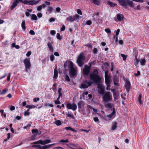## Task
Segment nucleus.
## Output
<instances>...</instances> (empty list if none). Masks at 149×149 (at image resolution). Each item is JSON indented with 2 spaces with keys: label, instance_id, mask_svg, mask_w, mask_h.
Wrapping results in <instances>:
<instances>
[{
  "label": "nucleus",
  "instance_id": "41",
  "mask_svg": "<svg viewBox=\"0 0 149 149\" xmlns=\"http://www.w3.org/2000/svg\"><path fill=\"white\" fill-rule=\"evenodd\" d=\"M93 53L95 54H97V49L96 48H94L93 50Z\"/></svg>",
  "mask_w": 149,
  "mask_h": 149
},
{
  "label": "nucleus",
  "instance_id": "9",
  "mask_svg": "<svg viewBox=\"0 0 149 149\" xmlns=\"http://www.w3.org/2000/svg\"><path fill=\"white\" fill-rule=\"evenodd\" d=\"M66 107L68 109H71L74 111L76 110L77 108V105L75 103H73L71 104L70 103H68L67 104Z\"/></svg>",
  "mask_w": 149,
  "mask_h": 149
},
{
  "label": "nucleus",
  "instance_id": "30",
  "mask_svg": "<svg viewBox=\"0 0 149 149\" xmlns=\"http://www.w3.org/2000/svg\"><path fill=\"white\" fill-rule=\"evenodd\" d=\"M141 95L140 94L139 95L138 97V102L139 104L140 105L141 104H142V102L141 101Z\"/></svg>",
  "mask_w": 149,
  "mask_h": 149
},
{
  "label": "nucleus",
  "instance_id": "42",
  "mask_svg": "<svg viewBox=\"0 0 149 149\" xmlns=\"http://www.w3.org/2000/svg\"><path fill=\"white\" fill-rule=\"evenodd\" d=\"M8 91V90L6 89H3L2 91L1 94H3L6 93Z\"/></svg>",
  "mask_w": 149,
  "mask_h": 149
},
{
  "label": "nucleus",
  "instance_id": "24",
  "mask_svg": "<svg viewBox=\"0 0 149 149\" xmlns=\"http://www.w3.org/2000/svg\"><path fill=\"white\" fill-rule=\"evenodd\" d=\"M105 83L106 85H110L111 82V77L105 78Z\"/></svg>",
  "mask_w": 149,
  "mask_h": 149
},
{
  "label": "nucleus",
  "instance_id": "16",
  "mask_svg": "<svg viewBox=\"0 0 149 149\" xmlns=\"http://www.w3.org/2000/svg\"><path fill=\"white\" fill-rule=\"evenodd\" d=\"M125 88L128 92H129L131 88L130 83L129 81H127L126 83Z\"/></svg>",
  "mask_w": 149,
  "mask_h": 149
},
{
  "label": "nucleus",
  "instance_id": "31",
  "mask_svg": "<svg viewBox=\"0 0 149 149\" xmlns=\"http://www.w3.org/2000/svg\"><path fill=\"white\" fill-rule=\"evenodd\" d=\"M25 21H23L22 22L21 24V26L22 28V29L24 30H25L26 29V27L25 26Z\"/></svg>",
  "mask_w": 149,
  "mask_h": 149
},
{
  "label": "nucleus",
  "instance_id": "63",
  "mask_svg": "<svg viewBox=\"0 0 149 149\" xmlns=\"http://www.w3.org/2000/svg\"><path fill=\"white\" fill-rule=\"evenodd\" d=\"M65 26L64 25H63V26L61 28V30L62 31H63L65 30Z\"/></svg>",
  "mask_w": 149,
  "mask_h": 149
},
{
  "label": "nucleus",
  "instance_id": "49",
  "mask_svg": "<svg viewBox=\"0 0 149 149\" xmlns=\"http://www.w3.org/2000/svg\"><path fill=\"white\" fill-rule=\"evenodd\" d=\"M139 60L137 58H136V61L134 63V64L135 65H137L139 62Z\"/></svg>",
  "mask_w": 149,
  "mask_h": 149
},
{
  "label": "nucleus",
  "instance_id": "59",
  "mask_svg": "<svg viewBox=\"0 0 149 149\" xmlns=\"http://www.w3.org/2000/svg\"><path fill=\"white\" fill-rule=\"evenodd\" d=\"M40 99L39 97L37 98H35L33 100V101L35 102H36L37 101L39 100Z\"/></svg>",
  "mask_w": 149,
  "mask_h": 149
},
{
  "label": "nucleus",
  "instance_id": "20",
  "mask_svg": "<svg viewBox=\"0 0 149 149\" xmlns=\"http://www.w3.org/2000/svg\"><path fill=\"white\" fill-rule=\"evenodd\" d=\"M117 123L114 122L113 123L111 127V129L112 130H114L116 129L117 127Z\"/></svg>",
  "mask_w": 149,
  "mask_h": 149
},
{
  "label": "nucleus",
  "instance_id": "17",
  "mask_svg": "<svg viewBox=\"0 0 149 149\" xmlns=\"http://www.w3.org/2000/svg\"><path fill=\"white\" fill-rule=\"evenodd\" d=\"M116 113V111L115 109H113V111L109 115H107V117L110 118H113L115 117V115Z\"/></svg>",
  "mask_w": 149,
  "mask_h": 149
},
{
  "label": "nucleus",
  "instance_id": "23",
  "mask_svg": "<svg viewBox=\"0 0 149 149\" xmlns=\"http://www.w3.org/2000/svg\"><path fill=\"white\" fill-rule=\"evenodd\" d=\"M107 4L112 7H114L117 5L116 4L109 1L107 2Z\"/></svg>",
  "mask_w": 149,
  "mask_h": 149
},
{
  "label": "nucleus",
  "instance_id": "36",
  "mask_svg": "<svg viewBox=\"0 0 149 149\" xmlns=\"http://www.w3.org/2000/svg\"><path fill=\"white\" fill-rule=\"evenodd\" d=\"M66 115L67 116H68L72 118H73L74 117L73 115L71 113H68V114H67Z\"/></svg>",
  "mask_w": 149,
  "mask_h": 149
},
{
  "label": "nucleus",
  "instance_id": "64",
  "mask_svg": "<svg viewBox=\"0 0 149 149\" xmlns=\"http://www.w3.org/2000/svg\"><path fill=\"white\" fill-rule=\"evenodd\" d=\"M29 114H30V113L29 112H27L26 111H25L24 113V115L25 116H29Z\"/></svg>",
  "mask_w": 149,
  "mask_h": 149
},
{
  "label": "nucleus",
  "instance_id": "32",
  "mask_svg": "<svg viewBox=\"0 0 149 149\" xmlns=\"http://www.w3.org/2000/svg\"><path fill=\"white\" fill-rule=\"evenodd\" d=\"M140 62L142 65H144L146 61L145 59H141L140 60Z\"/></svg>",
  "mask_w": 149,
  "mask_h": 149
},
{
  "label": "nucleus",
  "instance_id": "38",
  "mask_svg": "<svg viewBox=\"0 0 149 149\" xmlns=\"http://www.w3.org/2000/svg\"><path fill=\"white\" fill-rule=\"evenodd\" d=\"M120 55L121 56V57H123V60L125 61L126 60L127 56L123 54H120Z\"/></svg>",
  "mask_w": 149,
  "mask_h": 149
},
{
  "label": "nucleus",
  "instance_id": "48",
  "mask_svg": "<svg viewBox=\"0 0 149 149\" xmlns=\"http://www.w3.org/2000/svg\"><path fill=\"white\" fill-rule=\"evenodd\" d=\"M105 31L107 33H111V31L109 29H105Z\"/></svg>",
  "mask_w": 149,
  "mask_h": 149
},
{
  "label": "nucleus",
  "instance_id": "56",
  "mask_svg": "<svg viewBox=\"0 0 149 149\" xmlns=\"http://www.w3.org/2000/svg\"><path fill=\"white\" fill-rule=\"evenodd\" d=\"M10 75H11L10 73H9L8 74V75L7 77V81H9L10 80Z\"/></svg>",
  "mask_w": 149,
  "mask_h": 149
},
{
  "label": "nucleus",
  "instance_id": "19",
  "mask_svg": "<svg viewBox=\"0 0 149 149\" xmlns=\"http://www.w3.org/2000/svg\"><path fill=\"white\" fill-rule=\"evenodd\" d=\"M85 104L84 101L81 100L78 103V108L80 109L84 107Z\"/></svg>",
  "mask_w": 149,
  "mask_h": 149
},
{
  "label": "nucleus",
  "instance_id": "35",
  "mask_svg": "<svg viewBox=\"0 0 149 149\" xmlns=\"http://www.w3.org/2000/svg\"><path fill=\"white\" fill-rule=\"evenodd\" d=\"M62 88H59L58 90V95L59 96H62V93L61 92Z\"/></svg>",
  "mask_w": 149,
  "mask_h": 149
},
{
  "label": "nucleus",
  "instance_id": "39",
  "mask_svg": "<svg viewBox=\"0 0 149 149\" xmlns=\"http://www.w3.org/2000/svg\"><path fill=\"white\" fill-rule=\"evenodd\" d=\"M111 77L110 76H108V71L105 72V78H107Z\"/></svg>",
  "mask_w": 149,
  "mask_h": 149
},
{
  "label": "nucleus",
  "instance_id": "11",
  "mask_svg": "<svg viewBox=\"0 0 149 149\" xmlns=\"http://www.w3.org/2000/svg\"><path fill=\"white\" fill-rule=\"evenodd\" d=\"M91 67L87 65H85L83 70V73L85 75H88L90 72Z\"/></svg>",
  "mask_w": 149,
  "mask_h": 149
},
{
  "label": "nucleus",
  "instance_id": "2",
  "mask_svg": "<svg viewBox=\"0 0 149 149\" xmlns=\"http://www.w3.org/2000/svg\"><path fill=\"white\" fill-rule=\"evenodd\" d=\"M91 79L95 82L99 83L101 81L100 77L98 75V70L95 69L90 75Z\"/></svg>",
  "mask_w": 149,
  "mask_h": 149
},
{
  "label": "nucleus",
  "instance_id": "44",
  "mask_svg": "<svg viewBox=\"0 0 149 149\" xmlns=\"http://www.w3.org/2000/svg\"><path fill=\"white\" fill-rule=\"evenodd\" d=\"M56 38L58 39H59V40L61 39V36L59 33H57Z\"/></svg>",
  "mask_w": 149,
  "mask_h": 149
},
{
  "label": "nucleus",
  "instance_id": "5",
  "mask_svg": "<svg viewBox=\"0 0 149 149\" xmlns=\"http://www.w3.org/2000/svg\"><path fill=\"white\" fill-rule=\"evenodd\" d=\"M102 98L103 101L105 102L111 101L112 99V94L110 92H105L103 95Z\"/></svg>",
  "mask_w": 149,
  "mask_h": 149
},
{
  "label": "nucleus",
  "instance_id": "1",
  "mask_svg": "<svg viewBox=\"0 0 149 149\" xmlns=\"http://www.w3.org/2000/svg\"><path fill=\"white\" fill-rule=\"evenodd\" d=\"M68 66L69 68V73L70 77L72 78L75 77L77 74V67L71 61L69 62V64L68 65Z\"/></svg>",
  "mask_w": 149,
  "mask_h": 149
},
{
  "label": "nucleus",
  "instance_id": "14",
  "mask_svg": "<svg viewBox=\"0 0 149 149\" xmlns=\"http://www.w3.org/2000/svg\"><path fill=\"white\" fill-rule=\"evenodd\" d=\"M15 2L13 3L10 7L11 9L12 10L16 6H17V4L19 3L20 2L19 0H14Z\"/></svg>",
  "mask_w": 149,
  "mask_h": 149
},
{
  "label": "nucleus",
  "instance_id": "61",
  "mask_svg": "<svg viewBox=\"0 0 149 149\" xmlns=\"http://www.w3.org/2000/svg\"><path fill=\"white\" fill-rule=\"evenodd\" d=\"M7 135H8V136L7 138V139H5V141H6L7 139H9L10 137V133H8L7 134Z\"/></svg>",
  "mask_w": 149,
  "mask_h": 149
},
{
  "label": "nucleus",
  "instance_id": "40",
  "mask_svg": "<svg viewBox=\"0 0 149 149\" xmlns=\"http://www.w3.org/2000/svg\"><path fill=\"white\" fill-rule=\"evenodd\" d=\"M32 133L33 134L36 133L37 134L38 131V130L36 129H33L32 130Z\"/></svg>",
  "mask_w": 149,
  "mask_h": 149
},
{
  "label": "nucleus",
  "instance_id": "28",
  "mask_svg": "<svg viewBox=\"0 0 149 149\" xmlns=\"http://www.w3.org/2000/svg\"><path fill=\"white\" fill-rule=\"evenodd\" d=\"M98 92L100 94L103 95L104 93V88L99 89L98 90Z\"/></svg>",
  "mask_w": 149,
  "mask_h": 149
},
{
  "label": "nucleus",
  "instance_id": "22",
  "mask_svg": "<svg viewBox=\"0 0 149 149\" xmlns=\"http://www.w3.org/2000/svg\"><path fill=\"white\" fill-rule=\"evenodd\" d=\"M114 98L115 100H117L119 98L118 93L117 92H114L113 93Z\"/></svg>",
  "mask_w": 149,
  "mask_h": 149
},
{
  "label": "nucleus",
  "instance_id": "53",
  "mask_svg": "<svg viewBox=\"0 0 149 149\" xmlns=\"http://www.w3.org/2000/svg\"><path fill=\"white\" fill-rule=\"evenodd\" d=\"M92 24L91 21L88 20L86 22V24L88 25H90Z\"/></svg>",
  "mask_w": 149,
  "mask_h": 149
},
{
  "label": "nucleus",
  "instance_id": "13",
  "mask_svg": "<svg viewBox=\"0 0 149 149\" xmlns=\"http://www.w3.org/2000/svg\"><path fill=\"white\" fill-rule=\"evenodd\" d=\"M105 107L109 110H110L111 109H112L113 108V104L112 103H107L105 104L104 105Z\"/></svg>",
  "mask_w": 149,
  "mask_h": 149
},
{
  "label": "nucleus",
  "instance_id": "62",
  "mask_svg": "<svg viewBox=\"0 0 149 149\" xmlns=\"http://www.w3.org/2000/svg\"><path fill=\"white\" fill-rule=\"evenodd\" d=\"M50 33L52 35H54L56 33V32L54 30H52L50 32Z\"/></svg>",
  "mask_w": 149,
  "mask_h": 149
},
{
  "label": "nucleus",
  "instance_id": "29",
  "mask_svg": "<svg viewBox=\"0 0 149 149\" xmlns=\"http://www.w3.org/2000/svg\"><path fill=\"white\" fill-rule=\"evenodd\" d=\"M54 123L58 126L61 125L62 124L61 122L59 120H56Z\"/></svg>",
  "mask_w": 149,
  "mask_h": 149
},
{
  "label": "nucleus",
  "instance_id": "33",
  "mask_svg": "<svg viewBox=\"0 0 149 149\" xmlns=\"http://www.w3.org/2000/svg\"><path fill=\"white\" fill-rule=\"evenodd\" d=\"M31 19L32 20H37V17L35 15L33 14L32 15Z\"/></svg>",
  "mask_w": 149,
  "mask_h": 149
},
{
  "label": "nucleus",
  "instance_id": "15",
  "mask_svg": "<svg viewBox=\"0 0 149 149\" xmlns=\"http://www.w3.org/2000/svg\"><path fill=\"white\" fill-rule=\"evenodd\" d=\"M51 142V140L50 139H46L44 141L42 140H40L39 141V142L40 144L43 145L50 143Z\"/></svg>",
  "mask_w": 149,
  "mask_h": 149
},
{
  "label": "nucleus",
  "instance_id": "50",
  "mask_svg": "<svg viewBox=\"0 0 149 149\" xmlns=\"http://www.w3.org/2000/svg\"><path fill=\"white\" fill-rule=\"evenodd\" d=\"M31 52L30 51H29L26 53V56L27 57H29L31 55Z\"/></svg>",
  "mask_w": 149,
  "mask_h": 149
},
{
  "label": "nucleus",
  "instance_id": "25",
  "mask_svg": "<svg viewBox=\"0 0 149 149\" xmlns=\"http://www.w3.org/2000/svg\"><path fill=\"white\" fill-rule=\"evenodd\" d=\"M55 144V143L51 144L49 145H45L43 147H41L40 149H47V148L52 147V146Z\"/></svg>",
  "mask_w": 149,
  "mask_h": 149
},
{
  "label": "nucleus",
  "instance_id": "18",
  "mask_svg": "<svg viewBox=\"0 0 149 149\" xmlns=\"http://www.w3.org/2000/svg\"><path fill=\"white\" fill-rule=\"evenodd\" d=\"M54 73L53 78L54 79H56L57 78L58 76V72L57 66L56 67L54 70Z\"/></svg>",
  "mask_w": 149,
  "mask_h": 149
},
{
  "label": "nucleus",
  "instance_id": "46",
  "mask_svg": "<svg viewBox=\"0 0 149 149\" xmlns=\"http://www.w3.org/2000/svg\"><path fill=\"white\" fill-rule=\"evenodd\" d=\"M54 102L56 104H61V102L59 100H56L54 101Z\"/></svg>",
  "mask_w": 149,
  "mask_h": 149
},
{
  "label": "nucleus",
  "instance_id": "51",
  "mask_svg": "<svg viewBox=\"0 0 149 149\" xmlns=\"http://www.w3.org/2000/svg\"><path fill=\"white\" fill-rule=\"evenodd\" d=\"M29 33L31 35H34L35 34V33L32 30H31L29 31Z\"/></svg>",
  "mask_w": 149,
  "mask_h": 149
},
{
  "label": "nucleus",
  "instance_id": "6",
  "mask_svg": "<svg viewBox=\"0 0 149 149\" xmlns=\"http://www.w3.org/2000/svg\"><path fill=\"white\" fill-rule=\"evenodd\" d=\"M20 2L24 4H29L30 5H33L34 4H36L38 3L39 1H28V0H19Z\"/></svg>",
  "mask_w": 149,
  "mask_h": 149
},
{
  "label": "nucleus",
  "instance_id": "45",
  "mask_svg": "<svg viewBox=\"0 0 149 149\" xmlns=\"http://www.w3.org/2000/svg\"><path fill=\"white\" fill-rule=\"evenodd\" d=\"M50 59L51 61H53L54 59V56L52 54L50 56Z\"/></svg>",
  "mask_w": 149,
  "mask_h": 149
},
{
  "label": "nucleus",
  "instance_id": "60",
  "mask_svg": "<svg viewBox=\"0 0 149 149\" xmlns=\"http://www.w3.org/2000/svg\"><path fill=\"white\" fill-rule=\"evenodd\" d=\"M37 15L38 17L39 18H40L42 16V14L41 13H38Z\"/></svg>",
  "mask_w": 149,
  "mask_h": 149
},
{
  "label": "nucleus",
  "instance_id": "43",
  "mask_svg": "<svg viewBox=\"0 0 149 149\" xmlns=\"http://www.w3.org/2000/svg\"><path fill=\"white\" fill-rule=\"evenodd\" d=\"M77 12L78 14L80 15H82V14L81 10L79 9H78L77 10Z\"/></svg>",
  "mask_w": 149,
  "mask_h": 149
},
{
  "label": "nucleus",
  "instance_id": "57",
  "mask_svg": "<svg viewBox=\"0 0 149 149\" xmlns=\"http://www.w3.org/2000/svg\"><path fill=\"white\" fill-rule=\"evenodd\" d=\"M55 19L53 17H51L49 19V21L50 22H54L55 21Z\"/></svg>",
  "mask_w": 149,
  "mask_h": 149
},
{
  "label": "nucleus",
  "instance_id": "7",
  "mask_svg": "<svg viewBox=\"0 0 149 149\" xmlns=\"http://www.w3.org/2000/svg\"><path fill=\"white\" fill-rule=\"evenodd\" d=\"M79 15L77 14L73 15L72 16H71L67 17L66 20L67 21L71 22H73L74 21H76L77 20L78 21L79 19Z\"/></svg>",
  "mask_w": 149,
  "mask_h": 149
},
{
  "label": "nucleus",
  "instance_id": "55",
  "mask_svg": "<svg viewBox=\"0 0 149 149\" xmlns=\"http://www.w3.org/2000/svg\"><path fill=\"white\" fill-rule=\"evenodd\" d=\"M36 107L33 105H29V109H31Z\"/></svg>",
  "mask_w": 149,
  "mask_h": 149
},
{
  "label": "nucleus",
  "instance_id": "52",
  "mask_svg": "<svg viewBox=\"0 0 149 149\" xmlns=\"http://www.w3.org/2000/svg\"><path fill=\"white\" fill-rule=\"evenodd\" d=\"M72 128L71 127H66L65 128V129H66V130H72Z\"/></svg>",
  "mask_w": 149,
  "mask_h": 149
},
{
  "label": "nucleus",
  "instance_id": "4",
  "mask_svg": "<svg viewBox=\"0 0 149 149\" xmlns=\"http://www.w3.org/2000/svg\"><path fill=\"white\" fill-rule=\"evenodd\" d=\"M85 57L83 52H81L78 56L77 60V62L80 67L83 66L84 63Z\"/></svg>",
  "mask_w": 149,
  "mask_h": 149
},
{
  "label": "nucleus",
  "instance_id": "34",
  "mask_svg": "<svg viewBox=\"0 0 149 149\" xmlns=\"http://www.w3.org/2000/svg\"><path fill=\"white\" fill-rule=\"evenodd\" d=\"M53 10V8L50 6L49 7L47 8V11L49 12L50 13H51L52 11Z\"/></svg>",
  "mask_w": 149,
  "mask_h": 149
},
{
  "label": "nucleus",
  "instance_id": "10",
  "mask_svg": "<svg viewBox=\"0 0 149 149\" xmlns=\"http://www.w3.org/2000/svg\"><path fill=\"white\" fill-rule=\"evenodd\" d=\"M25 68L26 70L30 69L31 67L30 60L29 58H26L24 61Z\"/></svg>",
  "mask_w": 149,
  "mask_h": 149
},
{
  "label": "nucleus",
  "instance_id": "37",
  "mask_svg": "<svg viewBox=\"0 0 149 149\" xmlns=\"http://www.w3.org/2000/svg\"><path fill=\"white\" fill-rule=\"evenodd\" d=\"M65 81L69 82L70 81V79L68 75H66L65 77Z\"/></svg>",
  "mask_w": 149,
  "mask_h": 149
},
{
  "label": "nucleus",
  "instance_id": "47",
  "mask_svg": "<svg viewBox=\"0 0 149 149\" xmlns=\"http://www.w3.org/2000/svg\"><path fill=\"white\" fill-rule=\"evenodd\" d=\"M42 8V6L40 5L37 8V10L38 11H40L41 10Z\"/></svg>",
  "mask_w": 149,
  "mask_h": 149
},
{
  "label": "nucleus",
  "instance_id": "12",
  "mask_svg": "<svg viewBox=\"0 0 149 149\" xmlns=\"http://www.w3.org/2000/svg\"><path fill=\"white\" fill-rule=\"evenodd\" d=\"M124 15L121 14H118L117 17L114 18V20L116 22L120 21L124 18Z\"/></svg>",
  "mask_w": 149,
  "mask_h": 149
},
{
  "label": "nucleus",
  "instance_id": "54",
  "mask_svg": "<svg viewBox=\"0 0 149 149\" xmlns=\"http://www.w3.org/2000/svg\"><path fill=\"white\" fill-rule=\"evenodd\" d=\"M89 48H90L91 49L92 48V45L90 43L88 44L87 45H86Z\"/></svg>",
  "mask_w": 149,
  "mask_h": 149
},
{
  "label": "nucleus",
  "instance_id": "27",
  "mask_svg": "<svg viewBox=\"0 0 149 149\" xmlns=\"http://www.w3.org/2000/svg\"><path fill=\"white\" fill-rule=\"evenodd\" d=\"M47 46H48V47L49 49V50L50 51L52 52L53 51V47L51 45V44L50 43H47Z\"/></svg>",
  "mask_w": 149,
  "mask_h": 149
},
{
  "label": "nucleus",
  "instance_id": "58",
  "mask_svg": "<svg viewBox=\"0 0 149 149\" xmlns=\"http://www.w3.org/2000/svg\"><path fill=\"white\" fill-rule=\"evenodd\" d=\"M120 31V30L119 29H117L116 31V36H118V35Z\"/></svg>",
  "mask_w": 149,
  "mask_h": 149
},
{
  "label": "nucleus",
  "instance_id": "8",
  "mask_svg": "<svg viewBox=\"0 0 149 149\" xmlns=\"http://www.w3.org/2000/svg\"><path fill=\"white\" fill-rule=\"evenodd\" d=\"M93 82L91 81H85L83 83L81 84L79 86L80 88H87L89 86H91Z\"/></svg>",
  "mask_w": 149,
  "mask_h": 149
},
{
  "label": "nucleus",
  "instance_id": "3",
  "mask_svg": "<svg viewBox=\"0 0 149 149\" xmlns=\"http://www.w3.org/2000/svg\"><path fill=\"white\" fill-rule=\"evenodd\" d=\"M119 4L125 8H127L128 6L133 7L134 5L133 2L130 0H118Z\"/></svg>",
  "mask_w": 149,
  "mask_h": 149
},
{
  "label": "nucleus",
  "instance_id": "26",
  "mask_svg": "<svg viewBox=\"0 0 149 149\" xmlns=\"http://www.w3.org/2000/svg\"><path fill=\"white\" fill-rule=\"evenodd\" d=\"M101 81L99 83L96 82L97 84V88L99 89L104 88V86L101 84H100Z\"/></svg>",
  "mask_w": 149,
  "mask_h": 149
},
{
  "label": "nucleus",
  "instance_id": "21",
  "mask_svg": "<svg viewBox=\"0 0 149 149\" xmlns=\"http://www.w3.org/2000/svg\"><path fill=\"white\" fill-rule=\"evenodd\" d=\"M91 3H93L96 5L98 6L100 4L101 1L99 0H91Z\"/></svg>",
  "mask_w": 149,
  "mask_h": 149
}]
</instances>
